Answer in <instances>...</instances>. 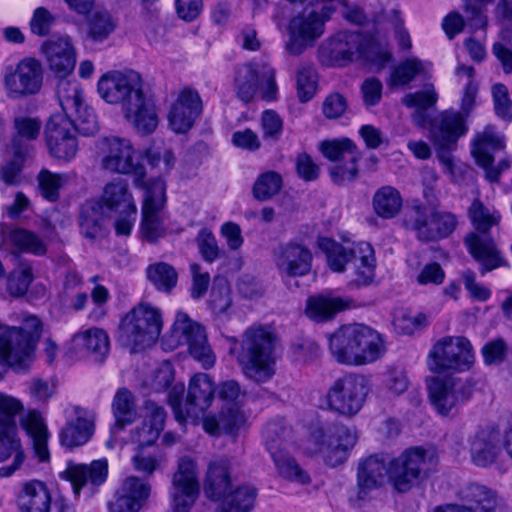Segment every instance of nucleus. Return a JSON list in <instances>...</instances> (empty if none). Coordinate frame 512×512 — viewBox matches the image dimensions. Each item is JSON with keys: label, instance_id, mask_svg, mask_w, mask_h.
<instances>
[{"label": "nucleus", "instance_id": "nucleus-18", "mask_svg": "<svg viewBox=\"0 0 512 512\" xmlns=\"http://www.w3.org/2000/svg\"><path fill=\"white\" fill-rule=\"evenodd\" d=\"M311 439L316 446L314 452L322 453L326 464L336 467L346 461L349 450L358 440V434L354 427L339 425L336 426L334 435L328 440L322 428L315 429Z\"/></svg>", "mask_w": 512, "mask_h": 512}, {"label": "nucleus", "instance_id": "nucleus-34", "mask_svg": "<svg viewBox=\"0 0 512 512\" xmlns=\"http://www.w3.org/2000/svg\"><path fill=\"white\" fill-rule=\"evenodd\" d=\"M231 489L230 462L218 458L208 465L204 482L206 496L215 501L221 500Z\"/></svg>", "mask_w": 512, "mask_h": 512}, {"label": "nucleus", "instance_id": "nucleus-60", "mask_svg": "<svg viewBox=\"0 0 512 512\" xmlns=\"http://www.w3.org/2000/svg\"><path fill=\"white\" fill-rule=\"evenodd\" d=\"M120 489L141 507L144 506L151 493L150 483L134 475L128 476L123 481Z\"/></svg>", "mask_w": 512, "mask_h": 512}, {"label": "nucleus", "instance_id": "nucleus-7", "mask_svg": "<svg viewBox=\"0 0 512 512\" xmlns=\"http://www.w3.org/2000/svg\"><path fill=\"white\" fill-rule=\"evenodd\" d=\"M183 392V385L174 386L169 392V404L178 422L183 423L190 420L197 423L200 418L205 417L204 414L214 399L213 381L208 374L197 373L190 379L184 404L180 401Z\"/></svg>", "mask_w": 512, "mask_h": 512}, {"label": "nucleus", "instance_id": "nucleus-47", "mask_svg": "<svg viewBox=\"0 0 512 512\" xmlns=\"http://www.w3.org/2000/svg\"><path fill=\"white\" fill-rule=\"evenodd\" d=\"M104 207L99 201H90L83 205L79 225L81 234L90 240L96 239L103 231Z\"/></svg>", "mask_w": 512, "mask_h": 512}, {"label": "nucleus", "instance_id": "nucleus-35", "mask_svg": "<svg viewBox=\"0 0 512 512\" xmlns=\"http://www.w3.org/2000/svg\"><path fill=\"white\" fill-rule=\"evenodd\" d=\"M104 209L115 213L137 212L128 183L124 179H115L104 187L100 202Z\"/></svg>", "mask_w": 512, "mask_h": 512}, {"label": "nucleus", "instance_id": "nucleus-37", "mask_svg": "<svg viewBox=\"0 0 512 512\" xmlns=\"http://www.w3.org/2000/svg\"><path fill=\"white\" fill-rule=\"evenodd\" d=\"M245 415L237 406H228L221 409L218 417L208 415L203 418V429L213 436L222 433L233 434L245 423Z\"/></svg>", "mask_w": 512, "mask_h": 512}, {"label": "nucleus", "instance_id": "nucleus-36", "mask_svg": "<svg viewBox=\"0 0 512 512\" xmlns=\"http://www.w3.org/2000/svg\"><path fill=\"white\" fill-rule=\"evenodd\" d=\"M18 503L24 512H49L51 495L44 482L30 480L23 483Z\"/></svg>", "mask_w": 512, "mask_h": 512}, {"label": "nucleus", "instance_id": "nucleus-52", "mask_svg": "<svg viewBox=\"0 0 512 512\" xmlns=\"http://www.w3.org/2000/svg\"><path fill=\"white\" fill-rule=\"evenodd\" d=\"M147 278L161 291L170 292L177 284L178 274L173 266L165 262L149 265Z\"/></svg>", "mask_w": 512, "mask_h": 512}, {"label": "nucleus", "instance_id": "nucleus-38", "mask_svg": "<svg viewBox=\"0 0 512 512\" xmlns=\"http://www.w3.org/2000/svg\"><path fill=\"white\" fill-rule=\"evenodd\" d=\"M76 347L85 349L93 361L103 363L110 351L107 332L101 328H89L76 334L73 338Z\"/></svg>", "mask_w": 512, "mask_h": 512}, {"label": "nucleus", "instance_id": "nucleus-19", "mask_svg": "<svg viewBox=\"0 0 512 512\" xmlns=\"http://www.w3.org/2000/svg\"><path fill=\"white\" fill-rule=\"evenodd\" d=\"M45 139L52 157L68 162L76 156L78 141L75 126L69 118L52 115L46 125Z\"/></svg>", "mask_w": 512, "mask_h": 512}, {"label": "nucleus", "instance_id": "nucleus-11", "mask_svg": "<svg viewBox=\"0 0 512 512\" xmlns=\"http://www.w3.org/2000/svg\"><path fill=\"white\" fill-rule=\"evenodd\" d=\"M101 167L112 173L132 174L134 183L144 187L145 168L139 163L130 140L116 136L105 137L99 142Z\"/></svg>", "mask_w": 512, "mask_h": 512}, {"label": "nucleus", "instance_id": "nucleus-9", "mask_svg": "<svg viewBox=\"0 0 512 512\" xmlns=\"http://www.w3.org/2000/svg\"><path fill=\"white\" fill-rule=\"evenodd\" d=\"M335 11L332 5H324L320 11L304 9L292 17L288 23L286 51L292 56H300L324 34L325 23Z\"/></svg>", "mask_w": 512, "mask_h": 512}, {"label": "nucleus", "instance_id": "nucleus-61", "mask_svg": "<svg viewBox=\"0 0 512 512\" xmlns=\"http://www.w3.org/2000/svg\"><path fill=\"white\" fill-rule=\"evenodd\" d=\"M161 458L156 452H151L147 447H138L132 458L133 467L139 473L150 477L160 467Z\"/></svg>", "mask_w": 512, "mask_h": 512}, {"label": "nucleus", "instance_id": "nucleus-46", "mask_svg": "<svg viewBox=\"0 0 512 512\" xmlns=\"http://www.w3.org/2000/svg\"><path fill=\"white\" fill-rule=\"evenodd\" d=\"M256 489L239 486L230 490L220 501L217 512H250L255 504Z\"/></svg>", "mask_w": 512, "mask_h": 512}, {"label": "nucleus", "instance_id": "nucleus-24", "mask_svg": "<svg viewBox=\"0 0 512 512\" xmlns=\"http://www.w3.org/2000/svg\"><path fill=\"white\" fill-rule=\"evenodd\" d=\"M361 35L342 31L323 42L319 48L321 61L331 66H345L361 49Z\"/></svg>", "mask_w": 512, "mask_h": 512}, {"label": "nucleus", "instance_id": "nucleus-8", "mask_svg": "<svg viewBox=\"0 0 512 512\" xmlns=\"http://www.w3.org/2000/svg\"><path fill=\"white\" fill-rule=\"evenodd\" d=\"M22 410L23 405L18 399L0 393V462L13 457L11 465L0 468V477L11 476L25 458L15 420Z\"/></svg>", "mask_w": 512, "mask_h": 512}, {"label": "nucleus", "instance_id": "nucleus-55", "mask_svg": "<svg viewBox=\"0 0 512 512\" xmlns=\"http://www.w3.org/2000/svg\"><path fill=\"white\" fill-rule=\"evenodd\" d=\"M282 176L275 171H266L258 176L253 185V195L259 201L275 196L282 188Z\"/></svg>", "mask_w": 512, "mask_h": 512}, {"label": "nucleus", "instance_id": "nucleus-44", "mask_svg": "<svg viewBox=\"0 0 512 512\" xmlns=\"http://www.w3.org/2000/svg\"><path fill=\"white\" fill-rule=\"evenodd\" d=\"M429 68L430 64L424 63L418 58H408L393 68L387 85L390 88L405 87L417 76L426 75Z\"/></svg>", "mask_w": 512, "mask_h": 512}, {"label": "nucleus", "instance_id": "nucleus-4", "mask_svg": "<svg viewBox=\"0 0 512 512\" xmlns=\"http://www.w3.org/2000/svg\"><path fill=\"white\" fill-rule=\"evenodd\" d=\"M319 248L326 254L327 263L334 272H343L351 267L357 286L369 285L375 276L374 250L369 243L340 244L330 238H320Z\"/></svg>", "mask_w": 512, "mask_h": 512}, {"label": "nucleus", "instance_id": "nucleus-22", "mask_svg": "<svg viewBox=\"0 0 512 512\" xmlns=\"http://www.w3.org/2000/svg\"><path fill=\"white\" fill-rule=\"evenodd\" d=\"M203 102L195 89H182L168 113L170 129L177 134L187 133L202 114Z\"/></svg>", "mask_w": 512, "mask_h": 512}, {"label": "nucleus", "instance_id": "nucleus-54", "mask_svg": "<svg viewBox=\"0 0 512 512\" xmlns=\"http://www.w3.org/2000/svg\"><path fill=\"white\" fill-rule=\"evenodd\" d=\"M34 279L32 267L27 262H21L7 277V290L13 297L24 296Z\"/></svg>", "mask_w": 512, "mask_h": 512}, {"label": "nucleus", "instance_id": "nucleus-6", "mask_svg": "<svg viewBox=\"0 0 512 512\" xmlns=\"http://www.w3.org/2000/svg\"><path fill=\"white\" fill-rule=\"evenodd\" d=\"M162 320L159 311L149 304H139L128 312L119 326V341L132 353L151 346L159 337Z\"/></svg>", "mask_w": 512, "mask_h": 512}, {"label": "nucleus", "instance_id": "nucleus-5", "mask_svg": "<svg viewBox=\"0 0 512 512\" xmlns=\"http://www.w3.org/2000/svg\"><path fill=\"white\" fill-rule=\"evenodd\" d=\"M468 213L477 230V232L466 235L464 239L469 253L481 264L482 273L500 267L503 264V259L493 238L488 235L490 228L498 225L500 214L490 211L479 199L472 202Z\"/></svg>", "mask_w": 512, "mask_h": 512}, {"label": "nucleus", "instance_id": "nucleus-33", "mask_svg": "<svg viewBox=\"0 0 512 512\" xmlns=\"http://www.w3.org/2000/svg\"><path fill=\"white\" fill-rule=\"evenodd\" d=\"M1 235V246L12 254L29 252L36 255H43L46 252L43 241L29 230L23 228H6L2 229Z\"/></svg>", "mask_w": 512, "mask_h": 512}, {"label": "nucleus", "instance_id": "nucleus-23", "mask_svg": "<svg viewBox=\"0 0 512 512\" xmlns=\"http://www.w3.org/2000/svg\"><path fill=\"white\" fill-rule=\"evenodd\" d=\"M312 253L304 244L290 241L278 245L273 252L274 264L282 276L301 277L311 270Z\"/></svg>", "mask_w": 512, "mask_h": 512}, {"label": "nucleus", "instance_id": "nucleus-62", "mask_svg": "<svg viewBox=\"0 0 512 512\" xmlns=\"http://www.w3.org/2000/svg\"><path fill=\"white\" fill-rule=\"evenodd\" d=\"M438 94L432 84L425 85L422 91L408 93L402 98V104L408 108L426 110L436 104Z\"/></svg>", "mask_w": 512, "mask_h": 512}, {"label": "nucleus", "instance_id": "nucleus-39", "mask_svg": "<svg viewBox=\"0 0 512 512\" xmlns=\"http://www.w3.org/2000/svg\"><path fill=\"white\" fill-rule=\"evenodd\" d=\"M385 353V344L381 335L374 329L362 325L358 340L357 359L354 365L372 363Z\"/></svg>", "mask_w": 512, "mask_h": 512}, {"label": "nucleus", "instance_id": "nucleus-2", "mask_svg": "<svg viewBox=\"0 0 512 512\" xmlns=\"http://www.w3.org/2000/svg\"><path fill=\"white\" fill-rule=\"evenodd\" d=\"M478 86L469 80L464 89L459 111L446 110L430 122L429 140L436 149L441 163L448 172L453 173L454 164L451 151L456 149L460 137L466 134V120L475 107Z\"/></svg>", "mask_w": 512, "mask_h": 512}, {"label": "nucleus", "instance_id": "nucleus-16", "mask_svg": "<svg viewBox=\"0 0 512 512\" xmlns=\"http://www.w3.org/2000/svg\"><path fill=\"white\" fill-rule=\"evenodd\" d=\"M3 82L10 99L35 95L43 84L42 64L35 58H24L16 65L6 67Z\"/></svg>", "mask_w": 512, "mask_h": 512}, {"label": "nucleus", "instance_id": "nucleus-59", "mask_svg": "<svg viewBox=\"0 0 512 512\" xmlns=\"http://www.w3.org/2000/svg\"><path fill=\"white\" fill-rule=\"evenodd\" d=\"M493 0H463L467 25L472 29H484L487 26L486 7Z\"/></svg>", "mask_w": 512, "mask_h": 512}, {"label": "nucleus", "instance_id": "nucleus-13", "mask_svg": "<svg viewBox=\"0 0 512 512\" xmlns=\"http://www.w3.org/2000/svg\"><path fill=\"white\" fill-rule=\"evenodd\" d=\"M457 217L448 211L428 210L420 205L413 206L406 213L404 224L416 233L422 242L437 241L448 237L457 226Z\"/></svg>", "mask_w": 512, "mask_h": 512}, {"label": "nucleus", "instance_id": "nucleus-42", "mask_svg": "<svg viewBox=\"0 0 512 512\" xmlns=\"http://www.w3.org/2000/svg\"><path fill=\"white\" fill-rule=\"evenodd\" d=\"M403 200L400 192L393 186H382L373 195L374 212L383 219L395 217L401 210Z\"/></svg>", "mask_w": 512, "mask_h": 512}, {"label": "nucleus", "instance_id": "nucleus-12", "mask_svg": "<svg viewBox=\"0 0 512 512\" xmlns=\"http://www.w3.org/2000/svg\"><path fill=\"white\" fill-rule=\"evenodd\" d=\"M431 464L425 449H406L389 461V481L397 492L407 493L428 477Z\"/></svg>", "mask_w": 512, "mask_h": 512}, {"label": "nucleus", "instance_id": "nucleus-28", "mask_svg": "<svg viewBox=\"0 0 512 512\" xmlns=\"http://www.w3.org/2000/svg\"><path fill=\"white\" fill-rule=\"evenodd\" d=\"M384 454H373L361 459L357 466V496L363 499L372 490L381 487L389 478V465Z\"/></svg>", "mask_w": 512, "mask_h": 512}, {"label": "nucleus", "instance_id": "nucleus-43", "mask_svg": "<svg viewBox=\"0 0 512 512\" xmlns=\"http://www.w3.org/2000/svg\"><path fill=\"white\" fill-rule=\"evenodd\" d=\"M291 435L292 429L283 419L269 421L263 430V439L270 455L286 451Z\"/></svg>", "mask_w": 512, "mask_h": 512}, {"label": "nucleus", "instance_id": "nucleus-63", "mask_svg": "<svg viewBox=\"0 0 512 512\" xmlns=\"http://www.w3.org/2000/svg\"><path fill=\"white\" fill-rule=\"evenodd\" d=\"M116 23L107 12H97L89 22V35L95 41L105 40L115 29Z\"/></svg>", "mask_w": 512, "mask_h": 512}, {"label": "nucleus", "instance_id": "nucleus-27", "mask_svg": "<svg viewBox=\"0 0 512 512\" xmlns=\"http://www.w3.org/2000/svg\"><path fill=\"white\" fill-rule=\"evenodd\" d=\"M61 475L71 483L74 493L79 495L85 486L97 488L106 481L108 462L104 458L93 460L89 464L69 462Z\"/></svg>", "mask_w": 512, "mask_h": 512}, {"label": "nucleus", "instance_id": "nucleus-40", "mask_svg": "<svg viewBox=\"0 0 512 512\" xmlns=\"http://www.w3.org/2000/svg\"><path fill=\"white\" fill-rule=\"evenodd\" d=\"M22 426L30 436L35 454L41 462L49 459L48 430L39 412L31 411L22 419Z\"/></svg>", "mask_w": 512, "mask_h": 512}, {"label": "nucleus", "instance_id": "nucleus-51", "mask_svg": "<svg viewBox=\"0 0 512 512\" xmlns=\"http://www.w3.org/2000/svg\"><path fill=\"white\" fill-rule=\"evenodd\" d=\"M318 88V76L316 69L310 64H300L296 72L297 96L301 103L311 100Z\"/></svg>", "mask_w": 512, "mask_h": 512}, {"label": "nucleus", "instance_id": "nucleus-29", "mask_svg": "<svg viewBox=\"0 0 512 512\" xmlns=\"http://www.w3.org/2000/svg\"><path fill=\"white\" fill-rule=\"evenodd\" d=\"M362 325H343L329 337L331 355L338 363L345 365L355 364Z\"/></svg>", "mask_w": 512, "mask_h": 512}, {"label": "nucleus", "instance_id": "nucleus-58", "mask_svg": "<svg viewBox=\"0 0 512 512\" xmlns=\"http://www.w3.org/2000/svg\"><path fill=\"white\" fill-rule=\"evenodd\" d=\"M198 251L204 261L213 263L223 255L216 237L211 230L203 228L199 230L195 239Z\"/></svg>", "mask_w": 512, "mask_h": 512}, {"label": "nucleus", "instance_id": "nucleus-57", "mask_svg": "<svg viewBox=\"0 0 512 512\" xmlns=\"http://www.w3.org/2000/svg\"><path fill=\"white\" fill-rule=\"evenodd\" d=\"M360 159L359 153L351 155L349 159L333 164L329 168V175L331 180L337 185H344L354 182L359 175L358 161Z\"/></svg>", "mask_w": 512, "mask_h": 512}, {"label": "nucleus", "instance_id": "nucleus-26", "mask_svg": "<svg viewBox=\"0 0 512 512\" xmlns=\"http://www.w3.org/2000/svg\"><path fill=\"white\" fill-rule=\"evenodd\" d=\"M73 411L75 419L68 421L59 433L61 445L69 449L85 445L95 432L96 414L93 410L74 406Z\"/></svg>", "mask_w": 512, "mask_h": 512}, {"label": "nucleus", "instance_id": "nucleus-41", "mask_svg": "<svg viewBox=\"0 0 512 512\" xmlns=\"http://www.w3.org/2000/svg\"><path fill=\"white\" fill-rule=\"evenodd\" d=\"M56 95L63 110V116L75 115L82 108L83 95L80 84L67 76L59 77L56 86Z\"/></svg>", "mask_w": 512, "mask_h": 512}, {"label": "nucleus", "instance_id": "nucleus-3", "mask_svg": "<svg viewBox=\"0 0 512 512\" xmlns=\"http://www.w3.org/2000/svg\"><path fill=\"white\" fill-rule=\"evenodd\" d=\"M231 353L243 375L257 384L268 382L276 373L274 336L263 326L248 328Z\"/></svg>", "mask_w": 512, "mask_h": 512}, {"label": "nucleus", "instance_id": "nucleus-64", "mask_svg": "<svg viewBox=\"0 0 512 512\" xmlns=\"http://www.w3.org/2000/svg\"><path fill=\"white\" fill-rule=\"evenodd\" d=\"M37 180L43 197L50 201H56L59 198V189L62 186V175L52 173L47 169H42L37 176Z\"/></svg>", "mask_w": 512, "mask_h": 512}, {"label": "nucleus", "instance_id": "nucleus-20", "mask_svg": "<svg viewBox=\"0 0 512 512\" xmlns=\"http://www.w3.org/2000/svg\"><path fill=\"white\" fill-rule=\"evenodd\" d=\"M171 500L173 512H188L199 495L196 464L189 457H182L172 478Z\"/></svg>", "mask_w": 512, "mask_h": 512}, {"label": "nucleus", "instance_id": "nucleus-31", "mask_svg": "<svg viewBox=\"0 0 512 512\" xmlns=\"http://www.w3.org/2000/svg\"><path fill=\"white\" fill-rule=\"evenodd\" d=\"M472 462L479 467L493 464L500 452V433L494 428L478 430L469 440Z\"/></svg>", "mask_w": 512, "mask_h": 512}, {"label": "nucleus", "instance_id": "nucleus-48", "mask_svg": "<svg viewBox=\"0 0 512 512\" xmlns=\"http://www.w3.org/2000/svg\"><path fill=\"white\" fill-rule=\"evenodd\" d=\"M346 307V304L340 298L311 297L307 301L306 314L314 321L323 322L331 319L337 312Z\"/></svg>", "mask_w": 512, "mask_h": 512}, {"label": "nucleus", "instance_id": "nucleus-15", "mask_svg": "<svg viewBox=\"0 0 512 512\" xmlns=\"http://www.w3.org/2000/svg\"><path fill=\"white\" fill-rule=\"evenodd\" d=\"M369 393L367 380L359 374H346L336 379L327 393L329 407L344 416L352 417L363 407Z\"/></svg>", "mask_w": 512, "mask_h": 512}, {"label": "nucleus", "instance_id": "nucleus-17", "mask_svg": "<svg viewBox=\"0 0 512 512\" xmlns=\"http://www.w3.org/2000/svg\"><path fill=\"white\" fill-rule=\"evenodd\" d=\"M145 188L142 207L141 234L149 241L155 242L166 233L162 211L166 203L165 182L156 178L150 180Z\"/></svg>", "mask_w": 512, "mask_h": 512}, {"label": "nucleus", "instance_id": "nucleus-56", "mask_svg": "<svg viewBox=\"0 0 512 512\" xmlns=\"http://www.w3.org/2000/svg\"><path fill=\"white\" fill-rule=\"evenodd\" d=\"M14 159L0 167V178L7 185L17 183V176L21 172L22 163L30 156V147H18V138L13 140Z\"/></svg>", "mask_w": 512, "mask_h": 512}, {"label": "nucleus", "instance_id": "nucleus-30", "mask_svg": "<svg viewBox=\"0 0 512 512\" xmlns=\"http://www.w3.org/2000/svg\"><path fill=\"white\" fill-rule=\"evenodd\" d=\"M504 140V136L497 133L492 126H487L482 133L477 134L474 140L472 154L477 164L485 169L486 178L490 182H496L499 179V170L492 167L493 157L490 151L503 149Z\"/></svg>", "mask_w": 512, "mask_h": 512}, {"label": "nucleus", "instance_id": "nucleus-1", "mask_svg": "<svg viewBox=\"0 0 512 512\" xmlns=\"http://www.w3.org/2000/svg\"><path fill=\"white\" fill-rule=\"evenodd\" d=\"M98 93L109 104H120L124 117L141 134H150L158 126L153 100L144 91V83L135 71H111L98 81Z\"/></svg>", "mask_w": 512, "mask_h": 512}, {"label": "nucleus", "instance_id": "nucleus-50", "mask_svg": "<svg viewBox=\"0 0 512 512\" xmlns=\"http://www.w3.org/2000/svg\"><path fill=\"white\" fill-rule=\"evenodd\" d=\"M271 457L282 478L302 485L310 483L309 474L286 451L272 454Z\"/></svg>", "mask_w": 512, "mask_h": 512}, {"label": "nucleus", "instance_id": "nucleus-25", "mask_svg": "<svg viewBox=\"0 0 512 512\" xmlns=\"http://www.w3.org/2000/svg\"><path fill=\"white\" fill-rule=\"evenodd\" d=\"M458 496L462 505L437 506L432 512H495L498 504L496 492L477 483L462 487Z\"/></svg>", "mask_w": 512, "mask_h": 512}, {"label": "nucleus", "instance_id": "nucleus-53", "mask_svg": "<svg viewBox=\"0 0 512 512\" xmlns=\"http://www.w3.org/2000/svg\"><path fill=\"white\" fill-rule=\"evenodd\" d=\"M320 151L331 162L340 163L358 154L355 144L348 138L324 140L320 143Z\"/></svg>", "mask_w": 512, "mask_h": 512}, {"label": "nucleus", "instance_id": "nucleus-45", "mask_svg": "<svg viewBox=\"0 0 512 512\" xmlns=\"http://www.w3.org/2000/svg\"><path fill=\"white\" fill-rule=\"evenodd\" d=\"M234 86L237 97L244 103L253 100L259 87V71L252 63L239 66L235 73Z\"/></svg>", "mask_w": 512, "mask_h": 512}, {"label": "nucleus", "instance_id": "nucleus-10", "mask_svg": "<svg viewBox=\"0 0 512 512\" xmlns=\"http://www.w3.org/2000/svg\"><path fill=\"white\" fill-rule=\"evenodd\" d=\"M165 345L172 350L186 345L190 355L205 369L211 368L215 363V355L208 343L205 328L184 312L177 313L165 338Z\"/></svg>", "mask_w": 512, "mask_h": 512}, {"label": "nucleus", "instance_id": "nucleus-32", "mask_svg": "<svg viewBox=\"0 0 512 512\" xmlns=\"http://www.w3.org/2000/svg\"><path fill=\"white\" fill-rule=\"evenodd\" d=\"M49 68L58 76L70 75L76 65L75 50L67 37L51 39L42 46Z\"/></svg>", "mask_w": 512, "mask_h": 512}, {"label": "nucleus", "instance_id": "nucleus-21", "mask_svg": "<svg viewBox=\"0 0 512 512\" xmlns=\"http://www.w3.org/2000/svg\"><path fill=\"white\" fill-rule=\"evenodd\" d=\"M428 393L434 409L443 416L452 414L471 395L470 388L461 380L440 377L430 380Z\"/></svg>", "mask_w": 512, "mask_h": 512}, {"label": "nucleus", "instance_id": "nucleus-49", "mask_svg": "<svg viewBox=\"0 0 512 512\" xmlns=\"http://www.w3.org/2000/svg\"><path fill=\"white\" fill-rule=\"evenodd\" d=\"M112 410L115 426L118 429H123L125 425L131 424L137 414L132 393L125 388L119 389L114 396Z\"/></svg>", "mask_w": 512, "mask_h": 512}, {"label": "nucleus", "instance_id": "nucleus-14", "mask_svg": "<svg viewBox=\"0 0 512 512\" xmlns=\"http://www.w3.org/2000/svg\"><path fill=\"white\" fill-rule=\"evenodd\" d=\"M474 361L470 341L463 337L446 336L434 344L428 356V366L433 372L468 370Z\"/></svg>", "mask_w": 512, "mask_h": 512}]
</instances>
